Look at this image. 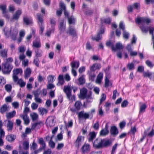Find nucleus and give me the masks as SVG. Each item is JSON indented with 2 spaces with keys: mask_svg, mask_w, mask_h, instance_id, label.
Segmentation results:
<instances>
[{
  "mask_svg": "<svg viewBox=\"0 0 154 154\" xmlns=\"http://www.w3.org/2000/svg\"><path fill=\"white\" fill-rule=\"evenodd\" d=\"M111 83L109 82L108 79L107 77H106L105 79L104 87L106 88H107L109 86V85Z\"/></svg>",
  "mask_w": 154,
  "mask_h": 154,
  "instance_id": "obj_58",
  "label": "nucleus"
},
{
  "mask_svg": "<svg viewBox=\"0 0 154 154\" xmlns=\"http://www.w3.org/2000/svg\"><path fill=\"white\" fill-rule=\"evenodd\" d=\"M71 65L72 69H77L79 65V62L78 60L73 61L71 63Z\"/></svg>",
  "mask_w": 154,
  "mask_h": 154,
  "instance_id": "obj_23",
  "label": "nucleus"
},
{
  "mask_svg": "<svg viewBox=\"0 0 154 154\" xmlns=\"http://www.w3.org/2000/svg\"><path fill=\"white\" fill-rule=\"evenodd\" d=\"M115 48L118 49H122L123 48V47L122 45V44L120 43H117L116 45Z\"/></svg>",
  "mask_w": 154,
  "mask_h": 154,
  "instance_id": "obj_60",
  "label": "nucleus"
},
{
  "mask_svg": "<svg viewBox=\"0 0 154 154\" xmlns=\"http://www.w3.org/2000/svg\"><path fill=\"white\" fill-rule=\"evenodd\" d=\"M54 120V118L53 116L49 117L46 120L47 125L50 127L54 126L55 123Z\"/></svg>",
  "mask_w": 154,
  "mask_h": 154,
  "instance_id": "obj_8",
  "label": "nucleus"
},
{
  "mask_svg": "<svg viewBox=\"0 0 154 154\" xmlns=\"http://www.w3.org/2000/svg\"><path fill=\"white\" fill-rule=\"evenodd\" d=\"M127 67L129 70H131L134 69V64L133 63H128L127 65Z\"/></svg>",
  "mask_w": 154,
  "mask_h": 154,
  "instance_id": "obj_50",
  "label": "nucleus"
},
{
  "mask_svg": "<svg viewBox=\"0 0 154 154\" xmlns=\"http://www.w3.org/2000/svg\"><path fill=\"white\" fill-rule=\"evenodd\" d=\"M16 114V112L15 110L7 113L6 115L7 119H11L15 116Z\"/></svg>",
  "mask_w": 154,
  "mask_h": 154,
  "instance_id": "obj_25",
  "label": "nucleus"
},
{
  "mask_svg": "<svg viewBox=\"0 0 154 154\" xmlns=\"http://www.w3.org/2000/svg\"><path fill=\"white\" fill-rule=\"evenodd\" d=\"M63 91L66 93L68 98L69 100H72L73 98L71 94L72 90L71 87L69 86H64Z\"/></svg>",
  "mask_w": 154,
  "mask_h": 154,
  "instance_id": "obj_4",
  "label": "nucleus"
},
{
  "mask_svg": "<svg viewBox=\"0 0 154 154\" xmlns=\"http://www.w3.org/2000/svg\"><path fill=\"white\" fill-rule=\"evenodd\" d=\"M91 147L88 143H85L81 148V150L83 153H85L90 151Z\"/></svg>",
  "mask_w": 154,
  "mask_h": 154,
  "instance_id": "obj_18",
  "label": "nucleus"
},
{
  "mask_svg": "<svg viewBox=\"0 0 154 154\" xmlns=\"http://www.w3.org/2000/svg\"><path fill=\"white\" fill-rule=\"evenodd\" d=\"M6 5H5L2 4L0 5V9L2 11L3 17L6 19L8 20L10 18V16L6 10Z\"/></svg>",
  "mask_w": 154,
  "mask_h": 154,
  "instance_id": "obj_6",
  "label": "nucleus"
},
{
  "mask_svg": "<svg viewBox=\"0 0 154 154\" xmlns=\"http://www.w3.org/2000/svg\"><path fill=\"white\" fill-rule=\"evenodd\" d=\"M110 132L111 134L114 136L117 135L118 133V130L115 126H112L111 127Z\"/></svg>",
  "mask_w": 154,
  "mask_h": 154,
  "instance_id": "obj_22",
  "label": "nucleus"
},
{
  "mask_svg": "<svg viewBox=\"0 0 154 154\" xmlns=\"http://www.w3.org/2000/svg\"><path fill=\"white\" fill-rule=\"evenodd\" d=\"M108 127V125L107 123H106L105 126L104 128L100 131V135L102 136H105L108 134L109 132Z\"/></svg>",
  "mask_w": 154,
  "mask_h": 154,
  "instance_id": "obj_13",
  "label": "nucleus"
},
{
  "mask_svg": "<svg viewBox=\"0 0 154 154\" xmlns=\"http://www.w3.org/2000/svg\"><path fill=\"white\" fill-rule=\"evenodd\" d=\"M82 8L83 11H84L85 14L87 15L91 16L93 13V11L88 9V7L85 3L83 4Z\"/></svg>",
  "mask_w": 154,
  "mask_h": 154,
  "instance_id": "obj_9",
  "label": "nucleus"
},
{
  "mask_svg": "<svg viewBox=\"0 0 154 154\" xmlns=\"http://www.w3.org/2000/svg\"><path fill=\"white\" fill-rule=\"evenodd\" d=\"M69 24H74L75 23V19L72 16L69 17L68 18Z\"/></svg>",
  "mask_w": 154,
  "mask_h": 154,
  "instance_id": "obj_42",
  "label": "nucleus"
},
{
  "mask_svg": "<svg viewBox=\"0 0 154 154\" xmlns=\"http://www.w3.org/2000/svg\"><path fill=\"white\" fill-rule=\"evenodd\" d=\"M102 147L108 146L112 144L111 140L109 139H102Z\"/></svg>",
  "mask_w": 154,
  "mask_h": 154,
  "instance_id": "obj_15",
  "label": "nucleus"
},
{
  "mask_svg": "<svg viewBox=\"0 0 154 154\" xmlns=\"http://www.w3.org/2000/svg\"><path fill=\"white\" fill-rule=\"evenodd\" d=\"M32 46L35 48H39L41 47V45L40 41L39 40H35L33 42Z\"/></svg>",
  "mask_w": 154,
  "mask_h": 154,
  "instance_id": "obj_29",
  "label": "nucleus"
},
{
  "mask_svg": "<svg viewBox=\"0 0 154 154\" xmlns=\"http://www.w3.org/2000/svg\"><path fill=\"white\" fill-rule=\"evenodd\" d=\"M146 108V106L145 104H143L141 105L140 107L139 111L140 113H141L144 112L145 109Z\"/></svg>",
  "mask_w": 154,
  "mask_h": 154,
  "instance_id": "obj_49",
  "label": "nucleus"
},
{
  "mask_svg": "<svg viewBox=\"0 0 154 154\" xmlns=\"http://www.w3.org/2000/svg\"><path fill=\"white\" fill-rule=\"evenodd\" d=\"M84 137L79 135L75 141V145L79 147L81 145L83 141Z\"/></svg>",
  "mask_w": 154,
  "mask_h": 154,
  "instance_id": "obj_11",
  "label": "nucleus"
},
{
  "mask_svg": "<svg viewBox=\"0 0 154 154\" xmlns=\"http://www.w3.org/2000/svg\"><path fill=\"white\" fill-rule=\"evenodd\" d=\"M87 90L85 88H83L81 89L80 91V98L82 99L87 98Z\"/></svg>",
  "mask_w": 154,
  "mask_h": 154,
  "instance_id": "obj_14",
  "label": "nucleus"
},
{
  "mask_svg": "<svg viewBox=\"0 0 154 154\" xmlns=\"http://www.w3.org/2000/svg\"><path fill=\"white\" fill-rule=\"evenodd\" d=\"M37 146V145L36 143L33 142L32 145L30 146V148L31 150H35Z\"/></svg>",
  "mask_w": 154,
  "mask_h": 154,
  "instance_id": "obj_59",
  "label": "nucleus"
},
{
  "mask_svg": "<svg viewBox=\"0 0 154 154\" xmlns=\"http://www.w3.org/2000/svg\"><path fill=\"white\" fill-rule=\"evenodd\" d=\"M106 45L108 47H111L112 51H115L116 50V48L114 47L113 43L111 41H109L107 42L106 43Z\"/></svg>",
  "mask_w": 154,
  "mask_h": 154,
  "instance_id": "obj_32",
  "label": "nucleus"
},
{
  "mask_svg": "<svg viewBox=\"0 0 154 154\" xmlns=\"http://www.w3.org/2000/svg\"><path fill=\"white\" fill-rule=\"evenodd\" d=\"M54 31V29L53 28H51L50 29H49L48 31H47L45 34V35L47 36L48 37H49L51 34L52 33H53Z\"/></svg>",
  "mask_w": 154,
  "mask_h": 154,
  "instance_id": "obj_48",
  "label": "nucleus"
},
{
  "mask_svg": "<svg viewBox=\"0 0 154 154\" xmlns=\"http://www.w3.org/2000/svg\"><path fill=\"white\" fill-rule=\"evenodd\" d=\"M64 77L65 79L67 82L71 80L70 77L68 73L65 74Z\"/></svg>",
  "mask_w": 154,
  "mask_h": 154,
  "instance_id": "obj_64",
  "label": "nucleus"
},
{
  "mask_svg": "<svg viewBox=\"0 0 154 154\" xmlns=\"http://www.w3.org/2000/svg\"><path fill=\"white\" fill-rule=\"evenodd\" d=\"M32 70L29 68H27L24 71L25 78L28 79L30 76Z\"/></svg>",
  "mask_w": 154,
  "mask_h": 154,
  "instance_id": "obj_26",
  "label": "nucleus"
},
{
  "mask_svg": "<svg viewBox=\"0 0 154 154\" xmlns=\"http://www.w3.org/2000/svg\"><path fill=\"white\" fill-rule=\"evenodd\" d=\"M79 84L80 85L84 84L85 82V79L83 75L81 76L78 79Z\"/></svg>",
  "mask_w": 154,
  "mask_h": 154,
  "instance_id": "obj_40",
  "label": "nucleus"
},
{
  "mask_svg": "<svg viewBox=\"0 0 154 154\" xmlns=\"http://www.w3.org/2000/svg\"><path fill=\"white\" fill-rule=\"evenodd\" d=\"M33 93L34 94L35 97H38L41 93V90L40 88L36 90L33 91Z\"/></svg>",
  "mask_w": 154,
  "mask_h": 154,
  "instance_id": "obj_46",
  "label": "nucleus"
},
{
  "mask_svg": "<svg viewBox=\"0 0 154 154\" xmlns=\"http://www.w3.org/2000/svg\"><path fill=\"white\" fill-rule=\"evenodd\" d=\"M13 78L14 82H17L18 79L17 75H21L23 73V70L21 68L14 69L13 71Z\"/></svg>",
  "mask_w": 154,
  "mask_h": 154,
  "instance_id": "obj_3",
  "label": "nucleus"
},
{
  "mask_svg": "<svg viewBox=\"0 0 154 154\" xmlns=\"http://www.w3.org/2000/svg\"><path fill=\"white\" fill-rule=\"evenodd\" d=\"M20 117L23 119L25 124L28 125L29 123L30 122L27 113H24L23 114L20 115Z\"/></svg>",
  "mask_w": 154,
  "mask_h": 154,
  "instance_id": "obj_12",
  "label": "nucleus"
},
{
  "mask_svg": "<svg viewBox=\"0 0 154 154\" xmlns=\"http://www.w3.org/2000/svg\"><path fill=\"white\" fill-rule=\"evenodd\" d=\"M82 106V104L80 101H76L75 104V106L76 109L77 110H79L80 109L81 106Z\"/></svg>",
  "mask_w": 154,
  "mask_h": 154,
  "instance_id": "obj_44",
  "label": "nucleus"
},
{
  "mask_svg": "<svg viewBox=\"0 0 154 154\" xmlns=\"http://www.w3.org/2000/svg\"><path fill=\"white\" fill-rule=\"evenodd\" d=\"M30 116L32 118V120L35 121L38 119V115L36 113L33 112L30 114Z\"/></svg>",
  "mask_w": 154,
  "mask_h": 154,
  "instance_id": "obj_31",
  "label": "nucleus"
},
{
  "mask_svg": "<svg viewBox=\"0 0 154 154\" xmlns=\"http://www.w3.org/2000/svg\"><path fill=\"white\" fill-rule=\"evenodd\" d=\"M93 146L94 147L97 149L102 148V139L97 138L94 142Z\"/></svg>",
  "mask_w": 154,
  "mask_h": 154,
  "instance_id": "obj_5",
  "label": "nucleus"
},
{
  "mask_svg": "<svg viewBox=\"0 0 154 154\" xmlns=\"http://www.w3.org/2000/svg\"><path fill=\"white\" fill-rule=\"evenodd\" d=\"M38 20V24L39 25L40 24H44L43 19V17L40 14H37Z\"/></svg>",
  "mask_w": 154,
  "mask_h": 154,
  "instance_id": "obj_37",
  "label": "nucleus"
},
{
  "mask_svg": "<svg viewBox=\"0 0 154 154\" xmlns=\"http://www.w3.org/2000/svg\"><path fill=\"white\" fill-rule=\"evenodd\" d=\"M16 138V136L14 135L11 134L8 135L6 137L7 140L9 142L13 141Z\"/></svg>",
  "mask_w": 154,
  "mask_h": 154,
  "instance_id": "obj_38",
  "label": "nucleus"
},
{
  "mask_svg": "<svg viewBox=\"0 0 154 154\" xmlns=\"http://www.w3.org/2000/svg\"><path fill=\"white\" fill-rule=\"evenodd\" d=\"M136 129L135 127H131L130 131L129 132V133L130 134H132L134 135L136 131Z\"/></svg>",
  "mask_w": 154,
  "mask_h": 154,
  "instance_id": "obj_56",
  "label": "nucleus"
},
{
  "mask_svg": "<svg viewBox=\"0 0 154 154\" xmlns=\"http://www.w3.org/2000/svg\"><path fill=\"white\" fill-rule=\"evenodd\" d=\"M111 21V19L110 18L102 19H101V23L103 24L105 23L107 24H109Z\"/></svg>",
  "mask_w": 154,
  "mask_h": 154,
  "instance_id": "obj_35",
  "label": "nucleus"
},
{
  "mask_svg": "<svg viewBox=\"0 0 154 154\" xmlns=\"http://www.w3.org/2000/svg\"><path fill=\"white\" fill-rule=\"evenodd\" d=\"M4 31L5 34L6 36L8 37L10 36L13 40L16 39L18 33V30L16 27H11L8 33V32L5 31V29L4 30Z\"/></svg>",
  "mask_w": 154,
  "mask_h": 154,
  "instance_id": "obj_1",
  "label": "nucleus"
},
{
  "mask_svg": "<svg viewBox=\"0 0 154 154\" xmlns=\"http://www.w3.org/2000/svg\"><path fill=\"white\" fill-rule=\"evenodd\" d=\"M18 50L19 52L24 54L26 50V47L23 45H21L18 47Z\"/></svg>",
  "mask_w": 154,
  "mask_h": 154,
  "instance_id": "obj_43",
  "label": "nucleus"
},
{
  "mask_svg": "<svg viewBox=\"0 0 154 154\" xmlns=\"http://www.w3.org/2000/svg\"><path fill=\"white\" fill-rule=\"evenodd\" d=\"M50 23L51 25V28L55 29V26L56 24V21L55 18H51L50 19Z\"/></svg>",
  "mask_w": 154,
  "mask_h": 154,
  "instance_id": "obj_39",
  "label": "nucleus"
},
{
  "mask_svg": "<svg viewBox=\"0 0 154 154\" xmlns=\"http://www.w3.org/2000/svg\"><path fill=\"white\" fill-rule=\"evenodd\" d=\"M24 22L27 25H29L33 23L32 18L30 17L24 16L23 17Z\"/></svg>",
  "mask_w": 154,
  "mask_h": 154,
  "instance_id": "obj_17",
  "label": "nucleus"
},
{
  "mask_svg": "<svg viewBox=\"0 0 154 154\" xmlns=\"http://www.w3.org/2000/svg\"><path fill=\"white\" fill-rule=\"evenodd\" d=\"M78 117L80 119H86L89 118L90 113L85 112L84 111H81L78 114Z\"/></svg>",
  "mask_w": 154,
  "mask_h": 154,
  "instance_id": "obj_7",
  "label": "nucleus"
},
{
  "mask_svg": "<svg viewBox=\"0 0 154 154\" xmlns=\"http://www.w3.org/2000/svg\"><path fill=\"white\" fill-rule=\"evenodd\" d=\"M95 75L94 72H91L90 73H89V76L90 79L92 81L94 80V78L95 77Z\"/></svg>",
  "mask_w": 154,
  "mask_h": 154,
  "instance_id": "obj_55",
  "label": "nucleus"
},
{
  "mask_svg": "<svg viewBox=\"0 0 154 154\" xmlns=\"http://www.w3.org/2000/svg\"><path fill=\"white\" fill-rule=\"evenodd\" d=\"M23 148L25 150H27L29 149V142L27 141H24L23 143Z\"/></svg>",
  "mask_w": 154,
  "mask_h": 154,
  "instance_id": "obj_53",
  "label": "nucleus"
},
{
  "mask_svg": "<svg viewBox=\"0 0 154 154\" xmlns=\"http://www.w3.org/2000/svg\"><path fill=\"white\" fill-rule=\"evenodd\" d=\"M8 110V107L6 104H4L0 108V112L3 113Z\"/></svg>",
  "mask_w": 154,
  "mask_h": 154,
  "instance_id": "obj_34",
  "label": "nucleus"
},
{
  "mask_svg": "<svg viewBox=\"0 0 154 154\" xmlns=\"http://www.w3.org/2000/svg\"><path fill=\"white\" fill-rule=\"evenodd\" d=\"M59 29L61 32H63L66 29V23L64 20L60 21L59 26Z\"/></svg>",
  "mask_w": 154,
  "mask_h": 154,
  "instance_id": "obj_16",
  "label": "nucleus"
},
{
  "mask_svg": "<svg viewBox=\"0 0 154 154\" xmlns=\"http://www.w3.org/2000/svg\"><path fill=\"white\" fill-rule=\"evenodd\" d=\"M38 106V105L35 103H32L31 107L33 110L36 109Z\"/></svg>",
  "mask_w": 154,
  "mask_h": 154,
  "instance_id": "obj_62",
  "label": "nucleus"
},
{
  "mask_svg": "<svg viewBox=\"0 0 154 154\" xmlns=\"http://www.w3.org/2000/svg\"><path fill=\"white\" fill-rule=\"evenodd\" d=\"M7 127L8 131H11L13 128V123L10 120H9L8 121V123L7 124Z\"/></svg>",
  "mask_w": 154,
  "mask_h": 154,
  "instance_id": "obj_36",
  "label": "nucleus"
},
{
  "mask_svg": "<svg viewBox=\"0 0 154 154\" xmlns=\"http://www.w3.org/2000/svg\"><path fill=\"white\" fill-rule=\"evenodd\" d=\"M129 33L126 32V31L125 30H124L123 32V38L126 39H128L129 38Z\"/></svg>",
  "mask_w": 154,
  "mask_h": 154,
  "instance_id": "obj_51",
  "label": "nucleus"
},
{
  "mask_svg": "<svg viewBox=\"0 0 154 154\" xmlns=\"http://www.w3.org/2000/svg\"><path fill=\"white\" fill-rule=\"evenodd\" d=\"M22 13V11L21 10H17L15 14L13 15L12 19L13 20H18Z\"/></svg>",
  "mask_w": 154,
  "mask_h": 154,
  "instance_id": "obj_21",
  "label": "nucleus"
},
{
  "mask_svg": "<svg viewBox=\"0 0 154 154\" xmlns=\"http://www.w3.org/2000/svg\"><path fill=\"white\" fill-rule=\"evenodd\" d=\"M102 38V35L98 34L96 37H93L92 38L93 40H95L97 42H98Z\"/></svg>",
  "mask_w": 154,
  "mask_h": 154,
  "instance_id": "obj_54",
  "label": "nucleus"
},
{
  "mask_svg": "<svg viewBox=\"0 0 154 154\" xmlns=\"http://www.w3.org/2000/svg\"><path fill=\"white\" fill-rule=\"evenodd\" d=\"M7 52L8 49H5L1 50L0 51L1 56L3 57H7Z\"/></svg>",
  "mask_w": 154,
  "mask_h": 154,
  "instance_id": "obj_33",
  "label": "nucleus"
},
{
  "mask_svg": "<svg viewBox=\"0 0 154 154\" xmlns=\"http://www.w3.org/2000/svg\"><path fill=\"white\" fill-rule=\"evenodd\" d=\"M35 52L37 57H38L42 56V51H40L38 49H37L35 50Z\"/></svg>",
  "mask_w": 154,
  "mask_h": 154,
  "instance_id": "obj_61",
  "label": "nucleus"
},
{
  "mask_svg": "<svg viewBox=\"0 0 154 154\" xmlns=\"http://www.w3.org/2000/svg\"><path fill=\"white\" fill-rule=\"evenodd\" d=\"M103 77V74L102 72H100L98 75L96 80V82L98 84L101 83Z\"/></svg>",
  "mask_w": 154,
  "mask_h": 154,
  "instance_id": "obj_27",
  "label": "nucleus"
},
{
  "mask_svg": "<svg viewBox=\"0 0 154 154\" xmlns=\"http://www.w3.org/2000/svg\"><path fill=\"white\" fill-rule=\"evenodd\" d=\"M96 136V133L94 131L90 132L87 136V139L89 142H92L95 138Z\"/></svg>",
  "mask_w": 154,
  "mask_h": 154,
  "instance_id": "obj_10",
  "label": "nucleus"
},
{
  "mask_svg": "<svg viewBox=\"0 0 154 154\" xmlns=\"http://www.w3.org/2000/svg\"><path fill=\"white\" fill-rule=\"evenodd\" d=\"M67 33H69L70 35L74 36L76 35V30L74 29L73 26L70 25L69 26V30L67 32Z\"/></svg>",
  "mask_w": 154,
  "mask_h": 154,
  "instance_id": "obj_19",
  "label": "nucleus"
},
{
  "mask_svg": "<svg viewBox=\"0 0 154 154\" xmlns=\"http://www.w3.org/2000/svg\"><path fill=\"white\" fill-rule=\"evenodd\" d=\"M49 145L51 148L54 149L55 147V144L53 141L50 140L49 142Z\"/></svg>",
  "mask_w": 154,
  "mask_h": 154,
  "instance_id": "obj_63",
  "label": "nucleus"
},
{
  "mask_svg": "<svg viewBox=\"0 0 154 154\" xmlns=\"http://www.w3.org/2000/svg\"><path fill=\"white\" fill-rule=\"evenodd\" d=\"M58 82L57 84L58 86L62 85H63L65 82L64 79L63 78V74L59 75L58 78Z\"/></svg>",
  "mask_w": 154,
  "mask_h": 154,
  "instance_id": "obj_20",
  "label": "nucleus"
},
{
  "mask_svg": "<svg viewBox=\"0 0 154 154\" xmlns=\"http://www.w3.org/2000/svg\"><path fill=\"white\" fill-rule=\"evenodd\" d=\"M38 143L42 145V146L40 147L39 149H44L45 148L46 144L44 141L43 139L42 138H40L38 139Z\"/></svg>",
  "mask_w": 154,
  "mask_h": 154,
  "instance_id": "obj_24",
  "label": "nucleus"
},
{
  "mask_svg": "<svg viewBox=\"0 0 154 154\" xmlns=\"http://www.w3.org/2000/svg\"><path fill=\"white\" fill-rule=\"evenodd\" d=\"M5 89L8 92H10L11 91L12 87L10 84H7L5 85Z\"/></svg>",
  "mask_w": 154,
  "mask_h": 154,
  "instance_id": "obj_45",
  "label": "nucleus"
},
{
  "mask_svg": "<svg viewBox=\"0 0 154 154\" xmlns=\"http://www.w3.org/2000/svg\"><path fill=\"white\" fill-rule=\"evenodd\" d=\"M55 76H52V75H49L47 79L48 82L50 83H52L53 82L55 79L54 78Z\"/></svg>",
  "mask_w": 154,
  "mask_h": 154,
  "instance_id": "obj_52",
  "label": "nucleus"
},
{
  "mask_svg": "<svg viewBox=\"0 0 154 154\" xmlns=\"http://www.w3.org/2000/svg\"><path fill=\"white\" fill-rule=\"evenodd\" d=\"M13 68L12 64L3 63L2 64V71L4 74H9Z\"/></svg>",
  "mask_w": 154,
  "mask_h": 154,
  "instance_id": "obj_2",
  "label": "nucleus"
},
{
  "mask_svg": "<svg viewBox=\"0 0 154 154\" xmlns=\"http://www.w3.org/2000/svg\"><path fill=\"white\" fill-rule=\"evenodd\" d=\"M42 124V122L41 121H38L37 122L32 125V127H31V129L34 130V129L36 127H38L39 128L41 127V125Z\"/></svg>",
  "mask_w": 154,
  "mask_h": 154,
  "instance_id": "obj_28",
  "label": "nucleus"
},
{
  "mask_svg": "<svg viewBox=\"0 0 154 154\" xmlns=\"http://www.w3.org/2000/svg\"><path fill=\"white\" fill-rule=\"evenodd\" d=\"M118 145V144L116 143L113 146L111 154H114L116 153Z\"/></svg>",
  "mask_w": 154,
  "mask_h": 154,
  "instance_id": "obj_57",
  "label": "nucleus"
},
{
  "mask_svg": "<svg viewBox=\"0 0 154 154\" xmlns=\"http://www.w3.org/2000/svg\"><path fill=\"white\" fill-rule=\"evenodd\" d=\"M38 111L40 114L42 116L44 114H46L48 112L47 109L42 107L39 108L38 109Z\"/></svg>",
  "mask_w": 154,
  "mask_h": 154,
  "instance_id": "obj_30",
  "label": "nucleus"
},
{
  "mask_svg": "<svg viewBox=\"0 0 154 154\" xmlns=\"http://www.w3.org/2000/svg\"><path fill=\"white\" fill-rule=\"evenodd\" d=\"M17 81V84L20 85L21 87H23L25 86L26 83L21 79H19Z\"/></svg>",
  "mask_w": 154,
  "mask_h": 154,
  "instance_id": "obj_41",
  "label": "nucleus"
},
{
  "mask_svg": "<svg viewBox=\"0 0 154 154\" xmlns=\"http://www.w3.org/2000/svg\"><path fill=\"white\" fill-rule=\"evenodd\" d=\"M40 30L39 31V33L41 35L43 34V32L44 30L45 26L44 24H40L39 25Z\"/></svg>",
  "mask_w": 154,
  "mask_h": 154,
  "instance_id": "obj_47",
  "label": "nucleus"
}]
</instances>
